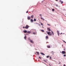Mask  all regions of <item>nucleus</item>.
I'll use <instances>...</instances> for the list:
<instances>
[{
	"instance_id": "31",
	"label": "nucleus",
	"mask_w": 66,
	"mask_h": 66,
	"mask_svg": "<svg viewBox=\"0 0 66 66\" xmlns=\"http://www.w3.org/2000/svg\"><path fill=\"white\" fill-rule=\"evenodd\" d=\"M33 34H36V33H35V32H34L33 33Z\"/></svg>"
},
{
	"instance_id": "29",
	"label": "nucleus",
	"mask_w": 66,
	"mask_h": 66,
	"mask_svg": "<svg viewBox=\"0 0 66 66\" xmlns=\"http://www.w3.org/2000/svg\"><path fill=\"white\" fill-rule=\"evenodd\" d=\"M63 42H64L65 43H66V42H65V41L64 40H63Z\"/></svg>"
},
{
	"instance_id": "41",
	"label": "nucleus",
	"mask_w": 66,
	"mask_h": 66,
	"mask_svg": "<svg viewBox=\"0 0 66 66\" xmlns=\"http://www.w3.org/2000/svg\"><path fill=\"white\" fill-rule=\"evenodd\" d=\"M52 52H54L53 51H52Z\"/></svg>"
},
{
	"instance_id": "39",
	"label": "nucleus",
	"mask_w": 66,
	"mask_h": 66,
	"mask_svg": "<svg viewBox=\"0 0 66 66\" xmlns=\"http://www.w3.org/2000/svg\"><path fill=\"white\" fill-rule=\"evenodd\" d=\"M39 57V58H40V59H41V58L40 57Z\"/></svg>"
},
{
	"instance_id": "40",
	"label": "nucleus",
	"mask_w": 66,
	"mask_h": 66,
	"mask_svg": "<svg viewBox=\"0 0 66 66\" xmlns=\"http://www.w3.org/2000/svg\"><path fill=\"white\" fill-rule=\"evenodd\" d=\"M25 28V27H23V28Z\"/></svg>"
},
{
	"instance_id": "45",
	"label": "nucleus",
	"mask_w": 66,
	"mask_h": 66,
	"mask_svg": "<svg viewBox=\"0 0 66 66\" xmlns=\"http://www.w3.org/2000/svg\"><path fill=\"white\" fill-rule=\"evenodd\" d=\"M59 64H60V63H59Z\"/></svg>"
},
{
	"instance_id": "13",
	"label": "nucleus",
	"mask_w": 66,
	"mask_h": 66,
	"mask_svg": "<svg viewBox=\"0 0 66 66\" xmlns=\"http://www.w3.org/2000/svg\"><path fill=\"white\" fill-rule=\"evenodd\" d=\"M23 32L24 33H27V31H26V30H24L23 31Z\"/></svg>"
},
{
	"instance_id": "30",
	"label": "nucleus",
	"mask_w": 66,
	"mask_h": 66,
	"mask_svg": "<svg viewBox=\"0 0 66 66\" xmlns=\"http://www.w3.org/2000/svg\"><path fill=\"white\" fill-rule=\"evenodd\" d=\"M56 6H58V7H59V6H58V5H56Z\"/></svg>"
},
{
	"instance_id": "44",
	"label": "nucleus",
	"mask_w": 66,
	"mask_h": 66,
	"mask_svg": "<svg viewBox=\"0 0 66 66\" xmlns=\"http://www.w3.org/2000/svg\"><path fill=\"white\" fill-rule=\"evenodd\" d=\"M37 23V24H38V23Z\"/></svg>"
},
{
	"instance_id": "20",
	"label": "nucleus",
	"mask_w": 66,
	"mask_h": 66,
	"mask_svg": "<svg viewBox=\"0 0 66 66\" xmlns=\"http://www.w3.org/2000/svg\"><path fill=\"white\" fill-rule=\"evenodd\" d=\"M43 61H44V62H47V61H46V60H44Z\"/></svg>"
},
{
	"instance_id": "12",
	"label": "nucleus",
	"mask_w": 66,
	"mask_h": 66,
	"mask_svg": "<svg viewBox=\"0 0 66 66\" xmlns=\"http://www.w3.org/2000/svg\"><path fill=\"white\" fill-rule=\"evenodd\" d=\"M30 21L31 22H33V20L32 19H31V20Z\"/></svg>"
},
{
	"instance_id": "32",
	"label": "nucleus",
	"mask_w": 66,
	"mask_h": 66,
	"mask_svg": "<svg viewBox=\"0 0 66 66\" xmlns=\"http://www.w3.org/2000/svg\"><path fill=\"white\" fill-rule=\"evenodd\" d=\"M29 12V11H27L26 12V13H28Z\"/></svg>"
},
{
	"instance_id": "5",
	"label": "nucleus",
	"mask_w": 66,
	"mask_h": 66,
	"mask_svg": "<svg viewBox=\"0 0 66 66\" xmlns=\"http://www.w3.org/2000/svg\"><path fill=\"white\" fill-rule=\"evenodd\" d=\"M27 19L28 20H30V19H31V18H30V17H29L28 16Z\"/></svg>"
},
{
	"instance_id": "10",
	"label": "nucleus",
	"mask_w": 66,
	"mask_h": 66,
	"mask_svg": "<svg viewBox=\"0 0 66 66\" xmlns=\"http://www.w3.org/2000/svg\"><path fill=\"white\" fill-rule=\"evenodd\" d=\"M40 54H42V55H45V54H44L43 53H40Z\"/></svg>"
},
{
	"instance_id": "22",
	"label": "nucleus",
	"mask_w": 66,
	"mask_h": 66,
	"mask_svg": "<svg viewBox=\"0 0 66 66\" xmlns=\"http://www.w3.org/2000/svg\"><path fill=\"white\" fill-rule=\"evenodd\" d=\"M34 21H36V20L35 19H34Z\"/></svg>"
},
{
	"instance_id": "21",
	"label": "nucleus",
	"mask_w": 66,
	"mask_h": 66,
	"mask_svg": "<svg viewBox=\"0 0 66 66\" xmlns=\"http://www.w3.org/2000/svg\"><path fill=\"white\" fill-rule=\"evenodd\" d=\"M28 40H29L30 41V40H31V38H30L29 37L28 39Z\"/></svg>"
},
{
	"instance_id": "42",
	"label": "nucleus",
	"mask_w": 66,
	"mask_h": 66,
	"mask_svg": "<svg viewBox=\"0 0 66 66\" xmlns=\"http://www.w3.org/2000/svg\"><path fill=\"white\" fill-rule=\"evenodd\" d=\"M64 50H65V49H64Z\"/></svg>"
},
{
	"instance_id": "36",
	"label": "nucleus",
	"mask_w": 66,
	"mask_h": 66,
	"mask_svg": "<svg viewBox=\"0 0 66 66\" xmlns=\"http://www.w3.org/2000/svg\"><path fill=\"white\" fill-rule=\"evenodd\" d=\"M63 66H66L65 65V64H64L63 65Z\"/></svg>"
},
{
	"instance_id": "1",
	"label": "nucleus",
	"mask_w": 66,
	"mask_h": 66,
	"mask_svg": "<svg viewBox=\"0 0 66 66\" xmlns=\"http://www.w3.org/2000/svg\"><path fill=\"white\" fill-rule=\"evenodd\" d=\"M30 27V26H29L28 25H27L25 26V28L26 29H28Z\"/></svg>"
},
{
	"instance_id": "8",
	"label": "nucleus",
	"mask_w": 66,
	"mask_h": 66,
	"mask_svg": "<svg viewBox=\"0 0 66 66\" xmlns=\"http://www.w3.org/2000/svg\"><path fill=\"white\" fill-rule=\"evenodd\" d=\"M46 39H48V38H49L48 37V36H46Z\"/></svg>"
},
{
	"instance_id": "9",
	"label": "nucleus",
	"mask_w": 66,
	"mask_h": 66,
	"mask_svg": "<svg viewBox=\"0 0 66 66\" xmlns=\"http://www.w3.org/2000/svg\"><path fill=\"white\" fill-rule=\"evenodd\" d=\"M36 53H37V55H39V52H36Z\"/></svg>"
},
{
	"instance_id": "24",
	"label": "nucleus",
	"mask_w": 66,
	"mask_h": 66,
	"mask_svg": "<svg viewBox=\"0 0 66 66\" xmlns=\"http://www.w3.org/2000/svg\"><path fill=\"white\" fill-rule=\"evenodd\" d=\"M57 34H58V36H60V35H59V34H60V33H57Z\"/></svg>"
},
{
	"instance_id": "38",
	"label": "nucleus",
	"mask_w": 66,
	"mask_h": 66,
	"mask_svg": "<svg viewBox=\"0 0 66 66\" xmlns=\"http://www.w3.org/2000/svg\"><path fill=\"white\" fill-rule=\"evenodd\" d=\"M56 1H57V0H55Z\"/></svg>"
},
{
	"instance_id": "25",
	"label": "nucleus",
	"mask_w": 66,
	"mask_h": 66,
	"mask_svg": "<svg viewBox=\"0 0 66 66\" xmlns=\"http://www.w3.org/2000/svg\"><path fill=\"white\" fill-rule=\"evenodd\" d=\"M52 11H54V9H52Z\"/></svg>"
},
{
	"instance_id": "14",
	"label": "nucleus",
	"mask_w": 66,
	"mask_h": 66,
	"mask_svg": "<svg viewBox=\"0 0 66 66\" xmlns=\"http://www.w3.org/2000/svg\"><path fill=\"white\" fill-rule=\"evenodd\" d=\"M33 17H34V15H32L31 16V18H33Z\"/></svg>"
},
{
	"instance_id": "17",
	"label": "nucleus",
	"mask_w": 66,
	"mask_h": 66,
	"mask_svg": "<svg viewBox=\"0 0 66 66\" xmlns=\"http://www.w3.org/2000/svg\"><path fill=\"white\" fill-rule=\"evenodd\" d=\"M51 31L52 32V35H54V33L52 31V30H51Z\"/></svg>"
},
{
	"instance_id": "2",
	"label": "nucleus",
	"mask_w": 66,
	"mask_h": 66,
	"mask_svg": "<svg viewBox=\"0 0 66 66\" xmlns=\"http://www.w3.org/2000/svg\"><path fill=\"white\" fill-rule=\"evenodd\" d=\"M47 34L48 35H50V36H52V33H50V32L49 31L48 32Z\"/></svg>"
},
{
	"instance_id": "35",
	"label": "nucleus",
	"mask_w": 66,
	"mask_h": 66,
	"mask_svg": "<svg viewBox=\"0 0 66 66\" xmlns=\"http://www.w3.org/2000/svg\"><path fill=\"white\" fill-rule=\"evenodd\" d=\"M49 66H51V65H50V64H49Z\"/></svg>"
},
{
	"instance_id": "6",
	"label": "nucleus",
	"mask_w": 66,
	"mask_h": 66,
	"mask_svg": "<svg viewBox=\"0 0 66 66\" xmlns=\"http://www.w3.org/2000/svg\"><path fill=\"white\" fill-rule=\"evenodd\" d=\"M60 3H61V4H63V2L61 0L60 1Z\"/></svg>"
},
{
	"instance_id": "47",
	"label": "nucleus",
	"mask_w": 66,
	"mask_h": 66,
	"mask_svg": "<svg viewBox=\"0 0 66 66\" xmlns=\"http://www.w3.org/2000/svg\"><path fill=\"white\" fill-rule=\"evenodd\" d=\"M60 53H61V52H60Z\"/></svg>"
},
{
	"instance_id": "15",
	"label": "nucleus",
	"mask_w": 66,
	"mask_h": 66,
	"mask_svg": "<svg viewBox=\"0 0 66 66\" xmlns=\"http://www.w3.org/2000/svg\"><path fill=\"white\" fill-rule=\"evenodd\" d=\"M47 30L48 31H51V29H50L49 28H47Z\"/></svg>"
},
{
	"instance_id": "4",
	"label": "nucleus",
	"mask_w": 66,
	"mask_h": 66,
	"mask_svg": "<svg viewBox=\"0 0 66 66\" xmlns=\"http://www.w3.org/2000/svg\"><path fill=\"white\" fill-rule=\"evenodd\" d=\"M30 43H34V42H33V40H30Z\"/></svg>"
},
{
	"instance_id": "3",
	"label": "nucleus",
	"mask_w": 66,
	"mask_h": 66,
	"mask_svg": "<svg viewBox=\"0 0 66 66\" xmlns=\"http://www.w3.org/2000/svg\"><path fill=\"white\" fill-rule=\"evenodd\" d=\"M62 54H66V52L65 51H62Z\"/></svg>"
},
{
	"instance_id": "33",
	"label": "nucleus",
	"mask_w": 66,
	"mask_h": 66,
	"mask_svg": "<svg viewBox=\"0 0 66 66\" xmlns=\"http://www.w3.org/2000/svg\"><path fill=\"white\" fill-rule=\"evenodd\" d=\"M47 25L48 26H50V25L49 24H47Z\"/></svg>"
},
{
	"instance_id": "11",
	"label": "nucleus",
	"mask_w": 66,
	"mask_h": 66,
	"mask_svg": "<svg viewBox=\"0 0 66 66\" xmlns=\"http://www.w3.org/2000/svg\"><path fill=\"white\" fill-rule=\"evenodd\" d=\"M47 48H50V46H49V45H47Z\"/></svg>"
},
{
	"instance_id": "43",
	"label": "nucleus",
	"mask_w": 66,
	"mask_h": 66,
	"mask_svg": "<svg viewBox=\"0 0 66 66\" xmlns=\"http://www.w3.org/2000/svg\"><path fill=\"white\" fill-rule=\"evenodd\" d=\"M46 32H47V33H48V31H46Z\"/></svg>"
},
{
	"instance_id": "18",
	"label": "nucleus",
	"mask_w": 66,
	"mask_h": 66,
	"mask_svg": "<svg viewBox=\"0 0 66 66\" xmlns=\"http://www.w3.org/2000/svg\"><path fill=\"white\" fill-rule=\"evenodd\" d=\"M27 38V36H25L24 37V39L26 40V39Z\"/></svg>"
},
{
	"instance_id": "7",
	"label": "nucleus",
	"mask_w": 66,
	"mask_h": 66,
	"mask_svg": "<svg viewBox=\"0 0 66 66\" xmlns=\"http://www.w3.org/2000/svg\"><path fill=\"white\" fill-rule=\"evenodd\" d=\"M27 33H29V34L31 33V32L29 31H27Z\"/></svg>"
},
{
	"instance_id": "28",
	"label": "nucleus",
	"mask_w": 66,
	"mask_h": 66,
	"mask_svg": "<svg viewBox=\"0 0 66 66\" xmlns=\"http://www.w3.org/2000/svg\"><path fill=\"white\" fill-rule=\"evenodd\" d=\"M41 25H42V26H43V24L42 23H41Z\"/></svg>"
},
{
	"instance_id": "16",
	"label": "nucleus",
	"mask_w": 66,
	"mask_h": 66,
	"mask_svg": "<svg viewBox=\"0 0 66 66\" xmlns=\"http://www.w3.org/2000/svg\"><path fill=\"white\" fill-rule=\"evenodd\" d=\"M41 19H43V21H44V20H45V19H43L42 18H41Z\"/></svg>"
},
{
	"instance_id": "37",
	"label": "nucleus",
	"mask_w": 66,
	"mask_h": 66,
	"mask_svg": "<svg viewBox=\"0 0 66 66\" xmlns=\"http://www.w3.org/2000/svg\"><path fill=\"white\" fill-rule=\"evenodd\" d=\"M39 16H42V14H39Z\"/></svg>"
},
{
	"instance_id": "27",
	"label": "nucleus",
	"mask_w": 66,
	"mask_h": 66,
	"mask_svg": "<svg viewBox=\"0 0 66 66\" xmlns=\"http://www.w3.org/2000/svg\"><path fill=\"white\" fill-rule=\"evenodd\" d=\"M63 56H65V57L66 56V55H65V54Z\"/></svg>"
},
{
	"instance_id": "23",
	"label": "nucleus",
	"mask_w": 66,
	"mask_h": 66,
	"mask_svg": "<svg viewBox=\"0 0 66 66\" xmlns=\"http://www.w3.org/2000/svg\"><path fill=\"white\" fill-rule=\"evenodd\" d=\"M41 31L42 32H44V30H41Z\"/></svg>"
},
{
	"instance_id": "46",
	"label": "nucleus",
	"mask_w": 66,
	"mask_h": 66,
	"mask_svg": "<svg viewBox=\"0 0 66 66\" xmlns=\"http://www.w3.org/2000/svg\"><path fill=\"white\" fill-rule=\"evenodd\" d=\"M42 27V28H43V27Z\"/></svg>"
},
{
	"instance_id": "34",
	"label": "nucleus",
	"mask_w": 66,
	"mask_h": 66,
	"mask_svg": "<svg viewBox=\"0 0 66 66\" xmlns=\"http://www.w3.org/2000/svg\"><path fill=\"white\" fill-rule=\"evenodd\" d=\"M57 31V33H59V31Z\"/></svg>"
},
{
	"instance_id": "19",
	"label": "nucleus",
	"mask_w": 66,
	"mask_h": 66,
	"mask_svg": "<svg viewBox=\"0 0 66 66\" xmlns=\"http://www.w3.org/2000/svg\"><path fill=\"white\" fill-rule=\"evenodd\" d=\"M50 57V56H46L47 58H49V57Z\"/></svg>"
},
{
	"instance_id": "26",
	"label": "nucleus",
	"mask_w": 66,
	"mask_h": 66,
	"mask_svg": "<svg viewBox=\"0 0 66 66\" xmlns=\"http://www.w3.org/2000/svg\"><path fill=\"white\" fill-rule=\"evenodd\" d=\"M50 60L51 59V56H50Z\"/></svg>"
}]
</instances>
